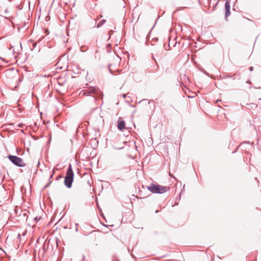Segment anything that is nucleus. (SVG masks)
Returning a JSON list of instances; mask_svg holds the SVG:
<instances>
[{"label": "nucleus", "instance_id": "nucleus-1", "mask_svg": "<svg viewBox=\"0 0 261 261\" xmlns=\"http://www.w3.org/2000/svg\"><path fill=\"white\" fill-rule=\"evenodd\" d=\"M74 173L71 168V164L69 165L66 176L64 179V184L65 186L70 188L71 187L72 183L73 181Z\"/></svg>", "mask_w": 261, "mask_h": 261}, {"label": "nucleus", "instance_id": "nucleus-2", "mask_svg": "<svg viewBox=\"0 0 261 261\" xmlns=\"http://www.w3.org/2000/svg\"><path fill=\"white\" fill-rule=\"evenodd\" d=\"M169 187L161 185H151L147 187V189L153 193L163 194L169 190Z\"/></svg>", "mask_w": 261, "mask_h": 261}, {"label": "nucleus", "instance_id": "nucleus-3", "mask_svg": "<svg viewBox=\"0 0 261 261\" xmlns=\"http://www.w3.org/2000/svg\"><path fill=\"white\" fill-rule=\"evenodd\" d=\"M9 160L15 165L19 167H24L25 164L23 161L22 159L14 155H9Z\"/></svg>", "mask_w": 261, "mask_h": 261}, {"label": "nucleus", "instance_id": "nucleus-4", "mask_svg": "<svg viewBox=\"0 0 261 261\" xmlns=\"http://www.w3.org/2000/svg\"><path fill=\"white\" fill-rule=\"evenodd\" d=\"M230 3L228 1H227L225 4V18L226 20H227L228 17L230 15Z\"/></svg>", "mask_w": 261, "mask_h": 261}, {"label": "nucleus", "instance_id": "nucleus-5", "mask_svg": "<svg viewBox=\"0 0 261 261\" xmlns=\"http://www.w3.org/2000/svg\"><path fill=\"white\" fill-rule=\"evenodd\" d=\"M118 128L121 130L123 131L124 129H126V127L125 126V122L120 118L118 120Z\"/></svg>", "mask_w": 261, "mask_h": 261}, {"label": "nucleus", "instance_id": "nucleus-6", "mask_svg": "<svg viewBox=\"0 0 261 261\" xmlns=\"http://www.w3.org/2000/svg\"><path fill=\"white\" fill-rule=\"evenodd\" d=\"M96 90L95 89H90L88 91H84L83 92V94L89 95L90 94L95 93L96 92Z\"/></svg>", "mask_w": 261, "mask_h": 261}, {"label": "nucleus", "instance_id": "nucleus-7", "mask_svg": "<svg viewBox=\"0 0 261 261\" xmlns=\"http://www.w3.org/2000/svg\"><path fill=\"white\" fill-rule=\"evenodd\" d=\"M123 97H124V98H125V94H123Z\"/></svg>", "mask_w": 261, "mask_h": 261}]
</instances>
